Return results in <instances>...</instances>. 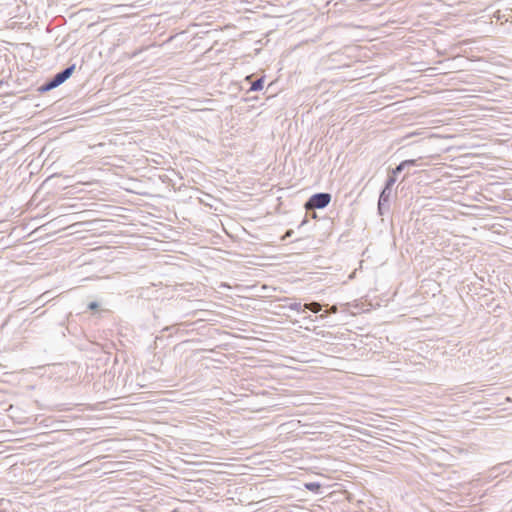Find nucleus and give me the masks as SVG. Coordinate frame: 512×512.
Instances as JSON below:
<instances>
[{
    "mask_svg": "<svg viewBox=\"0 0 512 512\" xmlns=\"http://www.w3.org/2000/svg\"><path fill=\"white\" fill-rule=\"evenodd\" d=\"M98 307H99V305H98V303H97V302H91V303H89V305H88V308H89L90 310H95V309H97Z\"/></svg>",
    "mask_w": 512,
    "mask_h": 512,
    "instance_id": "nucleus-14",
    "label": "nucleus"
},
{
    "mask_svg": "<svg viewBox=\"0 0 512 512\" xmlns=\"http://www.w3.org/2000/svg\"><path fill=\"white\" fill-rule=\"evenodd\" d=\"M122 7H123L122 5H117V6H114L113 9H120Z\"/></svg>",
    "mask_w": 512,
    "mask_h": 512,
    "instance_id": "nucleus-15",
    "label": "nucleus"
},
{
    "mask_svg": "<svg viewBox=\"0 0 512 512\" xmlns=\"http://www.w3.org/2000/svg\"><path fill=\"white\" fill-rule=\"evenodd\" d=\"M49 81H50L51 86L53 88H56V87H58L60 85L59 82L54 77L52 79H50Z\"/></svg>",
    "mask_w": 512,
    "mask_h": 512,
    "instance_id": "nucleus-12",
    "label": "nucleus"
},
{
    "mask_svg": "<svg viewBox=\"0 0 512 512\" xmlns=\"http://www.w3.org/2000/svg\"><path fill=\"white\" fill-rule=\"evenodd\" d=\"M305 487L310 490V491H317L320 489V484L319 483H316V482H310V483H306L305 484Z\"/></svg>",
    "mask_w": 512,
    "mask_h": 512,
    "instance_id": "nucleus-7",
    "label": "nucleus"
},
{
    "mask_svg": "<svg viewBox=\"0 0 512 512\" xmlns=\"http://www.w3.org/2000/svg\"><path fill=\"white\" fill-rule=\"evenodd\" d=\"M418 159H409V160H404V164L406 166H417L418 165Z\"/></svg>",
    "mask_w": 512,
    "mask_h": 512,
    "instance_id": "nucleus-11",
    "label": "nucleus"
},
{
    "mask_svg": "<svg viewBox=\"0 0 512 512\" xmlns=\"http://www.w3.org/2000/svg\"><path fill=\"white\" fill-rule=\"evenodd\" d=\"M302 307L300 302H291L288 304V308L295 311H301Z\"/></svg>",
    "mask_w": 512,
    "mask_h": 512,
    "instance_id": "nucleus-8",
    "label": "nucleus"
},
{
    "mask_svg": "<svg viewBox=\"0 0 512 512\" xmlns=\"http://www.w3.org/2000/svg\"><path fill=\"white\" fill-rule=\"evenodd\" d=\"M293 234V230H287L286 233L283 235L282 240H286L287 238L291 237Z\"/></svg>",
    "mask_w": 512,
    "mask_h": 512,
    "instance_id": "nucleus-13",
    "label": "nucleus"
},
{
    "mask_svg": "<svg viewBox=\"0 0 512 512\" xmlns=\"http://www.w3.org/2000/svg\"><path fill=\"white\" fill-rule=\"evenodd\" d=\"M395 182H396V177L394 174H392L388 177L384 188H388L389 190L392 191V186L394 185Z\"/></svg>",
    "mask_w": 512,
    "mask_h": 512,
    "instance_id": "nucleus-6",
    "label": "nucleus"
},
{
    "mask_svg": "<svg viewBox=\"0 0 512 512\" xmlns=\"http://www.w3.org/2000/svg\"><path fill=\"white\" fill-rule=\"evenodd\" d=\"M330 201H331V194L324 193V192L316 193L308 199V201L305 204V208L307 210L323 209L326 206H328Z\"/></svg>",
    "mask_w": 512,
    "mask_h": 512,
    "instance_id": "nucleus-1",
    "label": "nucleus"
},
{
    "mask_svg": "<svg viewBox=\"0 0 512 512\" xmlns=\"http://www.w3.org/2000/svg\"><path fill=\"white\" fill-rule=\"evenodd\" d=\"M2 85H3V81H2V80H0V87H1Z\"/></svg>",
    "mask_w": 512,
    "mask_h": 512,
    "instance_id": "nucleus-16",
    "label": "nucleus"
},
{
    "mask_svg": "<svg viewBox=\"0 0 512 512\" xmlns=\"http://www.w3.org/2000/svg\"><path fill=\"white\" fill-rule=\"evenodd\" d=\"M305 309H308L310 311H312L313 313H318L321 311L322 309V306L320 303L318 302H311V303H307V304H304L303 306Z\"/></svg>",
    "mask_w": 512,
    "mask_h": 512,
    "instance_id": "nucleus-4",
    "label": "nucleus"
},
{
    "mask_svg": "<svg viewBox=\"0 0 512 512\" xmlns=\"http://www.w3.org/2000/svg\"><path fill=\"white\" fill-rule=\"evenodd\" d=\"M407 166L402 161L395 169L392 170V174L397 175L401 173Z\"/></svg>",
    "mask_w": 512,
    "mask_h": 512,
    "instance_id": "nucleus-9",
    "label": "nucleus"
},
{
    "mask_svg": "<svg viewBox=\"0 0 512 512\" xmlns=\"http://www.w3.org/2000/svg\"><path fill=\"white\" fill-rule=\"evenodd\" d=\"M54 89L52 86H51V83L50 81H47L46 83H44L41 87H40V91L42 92H46V91H50Z\"/></svg>",
    "mask_w": 512,
    "mask_h": 512,
    "instance_id": "nucleus-10",
    "label": "nucleus"
},
{
    "mask_svg": "<svg viewBox=\"0 0 512 512\" xmlns=\"http://www.w3.org/2000/svg\"><path fill=\"white\" fill-rule=\"evenodd\" d=\"M75 70V64L68 66L64 70L60 71L59 73L55 74L53 77L59 82L61 85L64 83L74 72Z\"/></svg>",
    "mask_w": 512,
    "mask_h": 512,
    "instance_id": "nucleus-3",
    "label": "nucleus"
},
{
    "mask_svg": "<svg viewBox=\"0 0 512 512\" xmlns=\"http://www.w3.org/2000/svg\"><path fill=\"white\" fill-rule=\"evenodd\" d=\"M392 191L388 188H383L378 200V211L380 215H384L390 208V198Z\"/></svg>",
    "mask_w": 512,
    "mask_h": 512,
    "instance_id": "nucleus-2",
    "label": "nucleus"
},
{
    "mask_svg": "<svg viewBox=\"0 0 512 512\" xmlns=\"http://www.w3.org/2000/svg\"><path fill=\"white\" fill-rule=\"evenodd\" d=\"M263 83H264L263 78L257 79L256 81H254L251 84L250 90L251 91H259V90H261L263 88Z\"/></svg>",
    "mask_w": 512,
    "mask_h": 512,
    "instance_id": "nucleus-5",
    "label": "nucleus"
}]
</instances>
